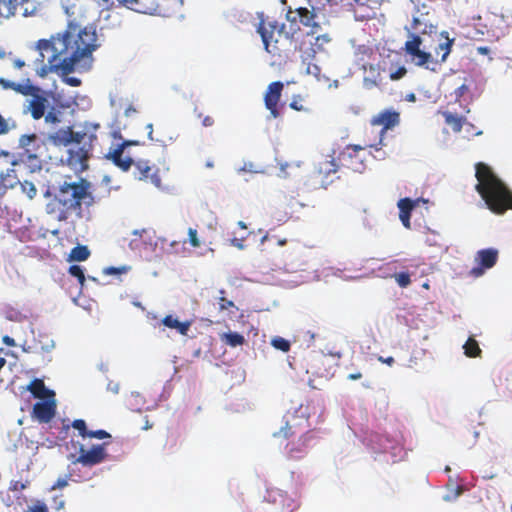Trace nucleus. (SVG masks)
Segmentation results:
<instances>
[{"label":"nucleus","mask_w":512,"mask_h":512,"mask_svg":"<svg viewBox=\"0 0 512 512\" xmlns=\"http://www.w3.org/2000/svg\"><path fill=\"white\" fill-rule=\"evenodd\" d=\"M69 15L67 27L63 33L50 39H40L36 43L39 58L35 61V72L45 77L51 72L63 76L64 82L72 87L81 85V80L68 77L75 70H87L92 63V53L99 47L96 29L93 26L82 27L77 17Z\"/></svg>","instance_id":"f257e3e1"},{"label":"nucleus","mask_w":512,"mask_h":512,"mask_svg":"<svg viewBox=\"0 0 512 512\" xmlns=\"http://www.w3.org/2000/svg\"><path fill=\"white\" fill-rule=\"evenodd\" d=\"M90 183L85 179L75 182L64 181L54 197L46 204V213L58 221H65L70 215L83 217V208L94 204Z\"/></svg>","instance_id":"f03ea898"},{"label":"nucleus","mask_w":512,"mask_h":512,"mask_svg":"<svg viewBox=\"0 0 512 512\" xmlns=\"http://www.w3.org/2000/svg\"><path fill=\"white\" fill-rule=\"evenodd\" d=\"M477 184L476 191L485 201L487 207L495 214H503L512 209V191L493 172L490 166L483 162L475 165Z\"/></svg>","instance_id":"7ed1b4c3"},{"label":"nucleus","mask_w":512,"mask_h":512,"mask_svg":"<svg viewBox=\"0 0 512 512\" xmlns=\"http://www.w3.org/2000/svg\"><path fill=\"white\" fill-rule=\"evenodd\" d=\"M292 9L289 8L286 19L290 22V31H286L284 22H280L272 17H259L256 27L257 33L260 35L264 49L273 57H282L288 50V44L292 42L295 33L300 30L296 23V17H291Z\"/></svg>","instance_id":"20e7f679"},{"label":"nucleus","mask_w":512,"mask_h":512,"mask_svg":"<svg viewBox=\"0 0 512 512\" xmlns=\"http://www.w3.org/2000/svg\"><path fill=\"white\" fill-rule=\"evenodd\" d=\"M71 143L79 146L68 150L67 164L73 170L83 172L88 169V161L92 155L93 142L97 139L96 134H87L83 131H73Z\"/></svg>","instance_id":"39448f33"},{"label":"nucleus","mask_w":512,"mask_h":512,"mask_svg":"<svg viewBox=\"0 0 512 512\" xmlns=\"http://www.w3.org/2000/svg\"><path fill=\"white\" fill-rule=\"evenodd\" d=\"M284 421V426H282L278 432L273 433L274 437L293 439L306 436L307 434H314L313 431L308 430L309 418L304 414L289 412L284 416Z\"/></svg>","instance_id":"423d86ee"},{"label":"nucleus","mask_w":512,"mask_h":512,"mask_svg":"<svg viewBox=\"0 0 512 512\" xmlns=\"http://www.w3.org/2000/svg\"><path fill=\"white\" fill-rule=\"evenodd\" d=\"M19 147L22 149V152L19 153V161L29 163L30 166L40 169L41 161L37 155L40 144L37 135L34 133L21 135Z\"/></svg>","instance_id":"0eeeda50"},{"label":"nucleus","mask_w":512,"mask_h":512,"mask_svg":"<svg viewBox=\"0 0 512 512\" xmlns=\"http://www.w3.org/2000/svg\"><path fill=\"white\" fill-rule=\"evenodd\" d=\"M410 37L405 43V51L412 57L414 64L435 71V67H430V64L437 65L438 62L433 61L431 53L420 49L421 37L417 34H411Z\"/></svg>","instance_id":"6e6552de"},{"label":"nucleus","mask_w":512,"mask_h":512,"mask_svg":"<svg viewBox=\"0 0 512 512\" xmlns=\"http://www.w3.org/2000/svg\"><path fill=\"white\" fill-rule=\"evenodd\" d=\"M106 444L93 445L90 449H85L83 445H80L79 455H71L72 463H80L83 466L92 467L104 462L107 457V451L105 448Z\"/></svg>","instance_id":"1a4fd4ad"},{"label":"nucleus","mask_w":512,"mask_h":512,"mask_svg":"<svg viewBox=\"0 0 512 512\" xmlns=\"http://www.w3.org/2000/svg\"><path fill=\"white\" fill-rule=\"evenodd\" d=\"M314 438V434H307L306 436L289 439L285 447L287 458L293 461L303 459L307 455L309 448L312 446Z\"/></svg>","instance_id":"9d476101"},{"label":"nucleus","mask_w":512,"mask_h":512,"mask_svg":"<svg viewBox=\"0 0 512 512\" xmlns=\"http://www.w3.org/2000/svg\"><path fill=\"white\" fill-rule=\"evenodd\" d=\"M364 147L360 145H347L339 154L338 160L340 164L355 172H362L365 169L363 159L359 157V152L363 151Z\"/></svg>","instance_id":"9b49d317"},{"label":"nucleus","mask_w":512,"mask_h":512,"mask_svg":"<svg viewBox=\"0 0 512 512\" xmlns=\"http://www.w3.org/2000/svg\"><path fill=\"white\" fill-rule=\"evenodd\" d=\"M498 250L495 248H486L477 251L475 254V262L477 266L473 267L470 274L474 277H480L485 270L495 266L498 260Z\"/></svg>","instance_id":"f8f14e48"},{"label":"nucleus","mask_w":512,"mask_h":512,"mask_svg":"<svg viewBox=\"0 0 512 512\" xmlns=\"http://www.w3.org/2000/svg\"><path fill=\"white\" fill-rule=\"evenodd\" d=\"M284 89V84L281 81H274L270 83L264 94V104L266 109L270 112L272 118L280 117L279 102Z\"/></svg>","instance_id":"ddd939ff"},{"label":"nucleus","mask_w":512,"mask_h":512,"mask_svg":"<svg viewBox=\"0 0 512 512\" xmlns=\"http://www.w3.org/2000/svg\"><path fill=\"white\" fill-rule=\"evenodd\" d=\"M134 164V175L139 180L150 181L156 187L161 186V178L159 169L154 165H150L147 160H137Z\"/></svg>","instance_id":"4468645a"},{"label":"nucleus","mask_w":512,"mask_h":512,"mask_svg":"<svg viewBox=\"0 0 512 512\" xmlns=\"http://www.w3.org/2000/svg\"><path fill=\"white\" fill-rule=\"evenodd\" d=\"M137 12L143 14H157L162 17H169L171 9L157 0H133Z\"/></svg>","instance_id":"2eb2a0df"},{"label":"nucleus","mask_w":512,"mask_h":512,"mask_svg":"<svg viewBox=\"0 0 512 512\" xmlns=\"http://www.w3.org/2000/svg\"><path fill=\"white\" fill-rule=\"evenodd\" d=\"M27 103L24 113H29L34 120H39L45 115L48 99L43 94H32V98Z\"/></svg>","instance_id":"dca6fc26"},{"label":"nucleus","mask_w":512,"mask_h":512,"mask_svg":"<svg viewBox=\"0 0 512 512\" xmlns=\"http://www.w3.org/2000/svg\"><path fill=\"white\" fill-rule=\"evenodd\" d=\"M295 12L299 17V22L302 25L311 28V31L307 33V36H313L321 29V26L317 21V11L314 7H312L311 9L307 7H299L295 10Z\"/></svg>","instance_id":"f3484780"},{"label":"nucleus","mask_w":512,"mask_h":512,"mask_svg":"<svg viewBox=\"0 0 512 512\" xmlns=\"http://www.w3.org/2000/svg\"><path fill=\"white\" fill-rule=\"evenodd\" d=\"M127 144V142L116 144L106 155L107 159L111 160L116 166L120 167L124 171H127L133 164V160L130 157H123V151Z\"/></svg>","instance_id":"a211bd4d"},{"label":"nucleus","mask_w":512,"mask_h":512,"mask_svg":"<svg viewBox=\"0 0 512 512\" xmlns=\"http://www.w3.org/2000/svg\"><path fill=\"white\" fill-rule=\"evenodd\" d=\"M56 413L55 401L37 402L33 407L34 416L42 423H48Z\"/></svg>","instance_id":"6ab92c4d"},{"label":"nucleus","mask_w":512,"mask_h":512,"mask_svg":"<svg viewBox=\"0 0 512 512\" xmlns=\"http://www.w3.org/2000/svg\"><path fill=\"white\" fill-rule=\"evenodd\" d=\"M399 122V113L391 110H385L372 119V124L382 126L383 130L391 129L398 125Z\"/></svg>","instance_id":"aec40b11"},{"label":"nucleus","mask_w":512,"mask_h":512,"mask_svg":"<svg viewBox=\"0 0 512 512\" xmlns=\"http://www.w3.org/2000/svg\"><path fill=\"white\" fill-rule=\"evenodd\" d=\"M29 0H0V23L16 15L20 5Z\"/></svg>","instance_id":"412c9836"},{"label":"nucleus","mask_w":512,"mask_h":512,"mask_svg":"<svg viewBox=\"0 0 512 512\" xmlns=\"http://www.w3.org/2000/svg\"><path fill=\"white\" fill-rule=\"evenodd\" d=\"M72 127L58 129L57 131L48 135V141L54 146H68L71 144Z\"/></svg>","instance_id":"4be33fe9"},{"label":"nucleus","mask_w":512,"mask_h":512,"mask_svg":"<svg viewBox=\"0 0 512 512\" xmlns=\"http://www.w3.org/2000/svg\"><path fill=\"white\" fill-rule=\"evenodd\" d=\"M417 201L410 198L400 199L398 202L399 218L406 228H410V217L412 210L416 207Z\"/></svg>","instance_id":"5701e85b"},{"label":"nucleus","mask_w":512,"mask_h":512,"mask_svg":"<svg viewBox=\"0 0 512 512\" xmlns=\"http://www.w3.org/2000/svg\"><path fill=\"white\" fill-rule=\"evenodd\" d=\"M162 323L164 326L170 329H176L181 335L186 336L191 327L192 322L190 320L179 321L177 318L172 315H167L162 319Z\"/></svg>","instance_id":"b1692460"},{"label":"nucleus","mask_w":512,"mask_h":512,"mask_svg":"<svg viewBox=\"0 0 512 512\" xmlns=\"http://www.w3.org/2000/svg\"><path fill=\"white\" fill-rule=\"evenodd\" d=\"M314 39V42L311 40L309 41L311 44L310 52L308 53L309 56H314L316 53L324 52L326 50V46L331 42V37L329 34H320L317 36H310Z\"/></svg>","instance_id":"393cba45"},{"label":"nucleus","mask_w":512,"mask_h":512,"mask_svg":"<svg viewBox=\"0 0 512 512\" xmlns=\"http://www.w3.org/2000/svg\"><path fill=\"white\" fill-rule=\"evenodd\" d=\"M28 389L36 398H47L54 396V392L49 390L41 379H34Z\"/></svg>","instance_id":"a878e982"},{"label":"nucleus","mask_w":512,"mask_h":512,"mask_svg":"<svg viewBox=\"0 0 512 512\" xmlns=\"http://www.w3.org/2000/svg\"><path fill=\"white\" fill-rule=\"evenodd\" d=\"M19 183L20 180L14 168H8L5 172L0 174V186L2 188L12 189Z\"/></svg>","instance_id":"bb28decb"},{"label":"nucleus","mask_w":512,"mask_h":512,"mask_svg":"<svg viewBox=\"0 0 512 512\" xmlns=\"http://www.w3.org/2000/svg\"><path fill=\"white\" fill-rule=\"evenodd\" d=\"M440 37L444 38L445 41L443 43H440L438 47L436 48V54H439V51H442L440 62H445L449 54L451 53L452 46L455 42L454 38L449 37V33L447 31H442L440 33Z\"/></svg>","instance_id":"cd10ccee"},{"label":"nucleus","mask_w":512,"mask_h":512,"mask_svg":"<svg viewBox=\"0 0 512 512\" xmlns=\"http://www.w3.org/2000/svg\"><path fill=\"white\" fill-rule=\"evenodd\" d=\"M90 250L85 245H77L70 251L68 261L82 262L89 258Z\"/></svg>","instance_id":"c85d7f7f"},{"label":"nucleus","mask_w":512,"mask_h":512,"mask_svg":"<svg viewBox=\"0 0 512 512\" xmlns=\"http://www.w3.org/2000/svg\"><path fill=\"white\" fill-rule=\"evenodd\" d=\"M0 85L3 89H11L18 93H21L22 95H28L30 93V90H37V88H35L34 86L26 87L19 83H15L4 78H0Z\"/></svg>","instance_id":"c756f323"},{"label":"nucleus","mask_w":512,"mask_h":512,"mask_svg":"<svg viewBox=\"0 0 512 512\" xmlns=\"http://www.w3.org/2000/svg\"><path fill=\"white\" fill-rule=\"evenodd\" d=\"M337 170L338 166L334 159H325L319 163L317 172L323 178H327L331 174L336 173Z\"/></svg>","instance_id":"7c9ffc66"},{"label":"nucleus","mask_w":512,"mask_h":512,"mask_svg":"<svg viewBox=\"0 0 512 512\" xmlns=\"http://www.w3.org/2000/svg\"><path fill=\"white\" fill-rule=\"evenodd\" d=\"M464 354L469 358L480 357L482 350L474 337H469L463 345Z\"/></svg>","instance_id":"2f4dec72"},{"label":"nucleus","mask_w":512,"mask_h":512,"mask_svg":"<svg viewBox=\"0 0 512 512\" xmlns=\"http://www.w3.org/2000/svg\"><path fill=\"white\" fill-rule=\"evenodd\" d=\"M443 116L446 124H448L454 132H460L462 130L465 118L451 112H444Z\"/></svg>","instance_id":"473e14b6"},{"label":"nucleus","mask_w":512,"mask_h":512,"mask_svg":"<svg viewBox=\"0 0 512 512\" xmlns=\"http://www.w3.org/2000/svg\"><path fill=\"white\" fill-rule=\"evenodd\" d=\"M221 340L230 347L241 346L245 343L244 336L237 332L224 333L221 336Z\"/></svg>","instance_id":"72a5a7b5"},{"label":"nucleus","mask_w":512,"mask_h":512,"mask_svg":"<svg viewBox=\"0 0 512 512\" xmlns=\"http://www.w3.org/2000/svg\"><path fill=\"white\" fill-rule=\"evenodd\" d=\"M17 123L11 117H4L0 114V136L7 135L12 130L16 129Z\"/></svg>","instance_id":"f704fd0d"},{"label":"nucleus","mask_w":512,"mask_h":512,"mask_svg":"<svg viewBox=\"0 0 512 512\" xmlns=\"http://www.w3.org/2000/svg\"><path fill=\"white\" fill-rule=\"evenodd\" d=\"M354 53L359 61L365 62L373 55V49L367 45H359L355 48Z\"/></svg>","instance_id":"c9c22d12"},{"label":"nucleus","mask_w":512,"mask_h":512,"mask_svg":"<svg viewBox=\"0 0 512 512\" xmlns=\"http://www.w3.org/2000/svg\"><path fill=\"white\" fill-rule=\"evenodd\" d=\"M158 3L165 4V6L169 7L171 11L169 12V17L178 14L181 11V8L184 4V0H157Z\"/></svg>","instance_id":"e433bc0d"},{"label":"nucleus","mask_w":512,"mask_h":512,"mask_svg":"<svg viewBox=\"0 0 512 512\" xmlns=\"http://www.w3.org/2000/svg\"><path fill=\"white\" fill-rule=\"evenodd\" d=\"M68 272L71 276L77 278L81 287L84 286L86 278H85L84 270L81 266L71 265L68 269Z\"/></svg>","instance_id":"4c0bfd02"},{"label":"nucleus","mask_w":512,"mask_h":512,"mask_svg":"<svg viewBox=\"0 0 512 512\" xmlns=\"http://www.w3.org/2000/svg\"><path fill=\"white\" fill-rule=\"evenodd\" d=\"M393 277L401 288H406L411 284V276L408 272L395 273Z\"/></svg>","instance_id":"58836bf2"},{"label":"nucleus","mask_w":512,"mask_h":512,"mask_svg":"<svg viewBox=\"0 0 512 512\" xmlns=\"http://www.w3.org/2000/svg\"><path fill=\"white\" fill-rule=\"evenodd\" d=\"M21 184L22 192L25 193L29 199H33L37 194V189L34 183L30 181H24Z\"/></svg>","instance_id":"ea45409f"},{"label":"nucleus","mask_w":512,"mask_h":512,"mask_svg":"<svg viewBox=\"0 0 512 512\" xmlns=\"http://www.w3.org/2000/svg\"><path fill=\"white\" fill-rule=\"evenodd\" d=\"M272 345L278 350H281L282 352H288L290 350V343L288 340L282 338V337H275L272 339Z\"/></svg>","instance_id":"a19ab883"},{"label":"nucleus","mask_w":512,"mask_h":512,"mask_svg":"<svg viewBox=\"0 0 512 512\" xmlns=\"http://www.w3.org/2000/svg\"><path fill=\"white\" fill-rule=\"evenodd\" d=\"M43 117L48 124H59L61 122L60 112L56 111L54 108L45 113Z\"/></svg>","instance_id":"79ce46f5"},{"label":"nucleus","mask_w":512,"mask_h":512,"mask_svg":"<svg viewBox=\"0 0 512 512\" xmlns=\"http://www.w3.org/2000/svg\"><path fill=\"white\" fill-rule=\"evenodd\" d=\"M72 427L78 430L81 437H88L89 431L87 430L86 422L83 419L74 420L72 422Z\"/></svg>","instance_id":"37998d69"},{"label":"nucleus","mask_w":512,"mask_h":512,"mask_svg":"<svg viewBox=\"0 0 512 512\" xmlns=\"http://www.w3.org/2000/svg\"><path fill=\"white\" fill-rule=\"evenodd\" d=\"M188 237H189V243L193 248H199L201 246L196 229L189 228L188 229Z\"/></svg>","instance_id":"c03bdc74"},{"label":"nucleus","mask_w":512,"mask_h":512,"mask_svg":"<svg viewBox=\"0 0 512 512\" xmlns=\"http://www.w3.org/2000/svg\"><path fill=\"white\" fill-rule=\"evenodd\" d=\"M72 479V473L69 472L66 477L58 478L52 485L51 490L63 489L68 485V481Z\"/></svg>","instance_id":"a18cd8bd"},{"label":"nucleus","mask_w":512,"mask_h":512,"mask_svg":"<svg viewBox=\"0 0 512 512\" xmlns=\"http://www.w3.org/2000/svg\"><path fill=\"white\" fill-rule=\"evenodd\" d=\"M302 101L303 98L301 95H294L292 101L290 102V107L296 111H303L305 108L302 104Z\"/></svg>","instance_id":"49530a36"},{"label":"nucleus","mask_w":512,"mask_h":512,"mask_svg":"<svg viewBox=\"0 0 512 512\" xmlns=\"http://www.w3.org/2000/svg\"><path fill=\"white\" fill-rule=\"evenodd\" d=\"M88 437L89 438H97V439H105V438H110V434L105 431V430H95V431H89V434H88Z\"/></svg>","instance_id":"de8ad7c7"},{"label":"nucleus","mask_w":512,"mask_h":512,"mask_svg":"<svg viewBox=\"0 0 512 512\" xmlns=\"http://www.w3.org/2000/svg\"><path fill=\"white\" fill-rule=\"evenodd\" d=\"M406 73H407V69L404 66L399 67L395 72H392L390 74V79L393 81L399 80L402 77H404L406 75Z\"/></svg>","instance_id":"09e8293b"},{"label":"nucleus","mask_w":512,"mask_h":512,"mask_svg":"<svg viewBox=\"0 0 512 512\" xmlns=\"http://www.w3.org/2000/svg\"><path fill=\"white\" fill-rule=\"evenodd\" d=\"M232 307H234V303L231 300L226 299L224 296L219 298L220 310H228L229 308Z\"/></svg>","instance_id":"8fccbe9b"},{"label":"nucleus","mask_w":512,"mask_h":512,"mask_svg":"<svg viewBox=\"0 0 512 512\" xmlns=\"http://www.w3.org/2000/svg\"><path fill=\"white\" fill-rule=\"evenodd\" d=\"M27 488V483L21 481H12L10 484L11 491H22Z\"/></svg>","instance_id":"3c124183"},{"label":"nucleus","mask_w":512,"mask_h":512,"mask_svg":"<svg viewBox=\"0 0 512 512\" xmlns=\"http://www.w3.org/2000/svg\"><path fill=\"white\" fill-rule=\"evenodd\" d=\"M27 512H48V508L44 503H38L30 507Z\"/></svg>","instance_id":"603ef678"},{"label":"nucleus","mask_w":512,"mask_h":512,"mask_svg":"<svg viewBox=\"0 0 512 512\" xmlns=\"http://www.w3.org/2000/svg\"><path fill=\"white\" fill-rule=\"evenodd\" d=\"M330 3L338 5H348L352 6L354 3H357L359 0H328Z\"/></svg>","instance_id":"864d4df0"},{"label":"nucleus","mask_w":512,"mask_h":512,"mask_svg":"<svg viewBox=\"0 0 512 512\" xmlns=\"http://www.w3.org/2000/svg\"><path fill=\"white\" fill-rule=\"evenodd\" d=\"M467 91H468L467 85L462 84L460 87H458L455 90L456 97L457 98L462 97L464 95V93L467 92Z\"/></svg>","instance_id":"5fc2aeb1"},{"label":"nucleus","mask_w":512,"mask_h":512,"mask_svg":"<svg viewBox=\"0 0 512 512\" xmlns=\"http://www.w3.org/2000/svg\"><path fill=\"white\" fill-rule=\"evenodd\" d=\"M214 124V119L211 116H204L202 118V125L204 127H210Z\"/></svg>","instance_id":"6e6d98bb"},{"label":"nucleus","mask_w":512,"mask_h":512,"mask_svg":"<svg viewBox=\"0 0 512 512\" xmlns=\"http://www.w3.org/2000/svg\"><path fill=\"white\" fill-rule=\"evenodd\" d=\"M2 341L4 344H6L7 346H10V347H14L16 345L15 343V340L8 336V335H5L3 338H2Z\"/></svg>","instance_id":"4d7b16f0"},{"label":"nucleus","mask_w":512,"mask_h":512,"mask_svg":"<svg viewBox=\"0 0 512 512\" xmlns=\"http://www.w3.org/2000/svg\"><path fill=\"white\" fill-rule=\"evenodd\" d=\"M243 241H244V238H241V239L233 238V239L231 240L232 245H233V246H235V247H237L238 249H243V248H244Z\"/></svg>","instance_id":"13d9d810"},{"label":"nucleus","mask_w":512,"mask_h":512,"mask_svg":"<svg viewBox=\"0 0 512 512\" xmlns=\"http://www.w3.org/2000/svg\"><path fill=\"white\" fill-rule=\"evenodd\" d=\"M13 66H14V68L20 70V69H22V68H24L26 66V63L22 59H14L13 60Z\"/></svg>","instance_id":"bf43d9fd"},{"label":"nucleus","mask_w":512,"mask_h":512,"mask_svg":"<svg viewBox=\"0 0 512 512\" xmlns=\"http://www.w3.org/2000/svg\"><path fill=\"white\" fill-rule=\"evenodd\" d=\"M124 268L108 267L104 270L106 274H119Z\"/></svg>","instance_id":"052dcab7"},{"label":"nucleus","mask_w":512,"mask_h":512,"mask_svg":"<svg viewBox=\"0 0 512 512\" xmlns=\"http://www.w3.org/2000/svg\"><path fill=\"white\" fill-rule=\"evenodd\" d=\"M477 53L481 55H488L490 53V48L487 46H479L476 48Z\"/></svg>","instance_id":"680f3d73"},{"label":"nucleus","mask_w":512,"mask_h":512,"mask_svg":"<svg viewBox=\"0 0 512 512\" xmlns=\"http://www.w3.org/2000/svg\"><path fill=\"white\" fill-rule=\"evenodd\" d=\"M361 378H362L361 372L350 373L347 375V379L352 380V381L359 380Z\"/></svg>","instance_id":"e2e57ef3"},{"label":"nucleus","mask_w":512,"mask_h":512,"mask_svg":"<svg viewBox=\"0 0 512 512\" xmlns=\"http://www.w3.org/2000/svg\"><path fill=\"white\" fill-rule=\"evenodd\" d=\"M379 361H381L382 363H385V364L391 366L394 363V358L391 357V356L387 357V358L379 357Z\"/></svg>","instance_id":"0e129e2a"},{"label":"nucleus","mask_w":512,"mask_h":512,"mask_svg":"<svg viewBox=\"0 0 512 512\" xmlns=\"http://www.w3.org/2000/svg\"><path fill=\"white\" fill-rule=\"evenodd\" d=\"M421 24V21L419 20V18H413V21H412V29L413 30H418L419 29V25Z\"/></svg>","instance_id":"69168bd1"},{"label":"nucleus","mask_w":512,"mask_h":512,"mask_svg":"<svg viewBox=\"0 0 512 512\" xmlns=\"http://www.w3.org/2000/svg\"><path fill=\"white\" fill-rule=\"evenodd\" d=\"M406 99L410 102H414L416 100V96L414 93H410L406 96Z\"/></svg>","instance_id":"338daca9"},{"label":"nucleus","mask_w":512,"mask_h":512,"mask_svg":"<svg viewBox=\"0 0 512 512\" xmlns=\"http://www.w3.org/2000/svg\"><path fill=\"white\" fill-rule=\"evenodd\" d=\"M238 225H239V227H241L242 229H247V226H246V224H245L243 221H239V222H238Z\"/></svg>","instance_id":"774afa93"}]
</instances>
